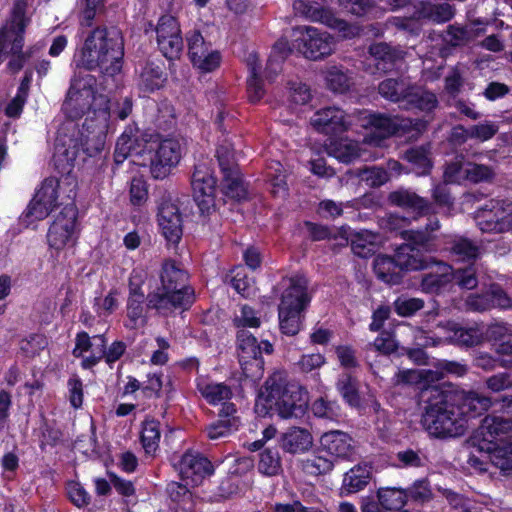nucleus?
Segmentation results:
<instances>
[{"label":"nucleus","mask_w":512,"mask_h":512,"mask_svg":"<svg viewBox=\"0 0 512 512\" xmlns=\"http://www.w3.org/2000/svg\"><path fill=\"white\" fill-rule=\"evenodd\" d=\"M337 390L343 399L353 407L360 405V395L358 392V381L348 373L340 375L336 383Z\"/></svg>","instance_id":"obj_46"},{"label":"nucleus","mask_w":512,"mask_h":512,"mask_svg":"<svg viewBox=\"0 0 512 512\" xmlns=\"http://www.w3.org/2000/svg\"><path fill=\"white\" fill-rule=\"evenodd\" d=\"M187 274L176 266L174 261H166L162 267L161 283L163 290L180 291L192 290L185 285Z\"/></svg>","instance_id":"obj_37"},{"label":"nucleus","mask_w":512,"mask_h":512,"mask_svg":"<svg viewBox=\"0 0 512 512\" xmlns=\"http://www.w3.org/2000/svg\"><path fill=\"white\" fill-rule=\"evenodd\" d=\"M312 412L320 418L334 419L339 415L340 407L336 402L327 401L324 398H318L312 404Z\"/></svg>","instance_id":"obj_63"},{"label":"nucleus","mask_w":512,"mask_h":512,"mask_svg":"<svg viewBox=\"0 0 512 512\" xmlns=\"http://www.w3.org/2000/svg\"><path fill=\"white\" fill-rule=\"evenodd\" d=\"M158 225L165 239L173 244L182 237V216L179 207L170 198L162 197L158 206Z\"/></svg>","instance_id":"obj_20"},{"label":"nucleus","mask_w":512,"mask_h":512,"mask_svg":"<svg viewBox=\"0 0 512 512\" xmlns=\"http://www.w3.org/2000/svg\"><path fill=\"white\" fill-rule=\"evenodd\" d=\"M359 176L371 187H379L389 180L388 172L385 169L376 166L361 170Z\"/></svg>","instance_id":"obj_62"},{"label":"nucleus","mask_w":512,"mask_h":512,"mask_svg":"<svg viewBox=\"0 0 512 512\" xmlns=\"http://www.w3.org/2000/svg\"><path fill=\"white\" fill-rule=\"evenodd\" d=\"M107 99L96 92V78L88 73H75L71 80L66 99L63 103V111L70 119H79L94 106L93 114L104 121L110 113L107 107Z\"/></svg>","instance_id":"obj_4"},{"label":"nucleus","mask_w":512,"mask_h":512,"mask_svg":"<svg viewBox=\"0 0 512 512\" xmlns=\"http://www.w3.org/2000/svg\"><path fill=\"white\" fill-rule=\"evenodd\" d=\"M378 92L388 101L403 102L407 108L429 111L437 105V98L434 93L424 90L403 77L383 80L378 85Z\"/></svg>","instance_id":"obj_6"},{"label":"nucleus","mask_w":512,"mask_h":512,"mask_svg":"<svg viewBox=\"0 0 512 512\" xmlns=\"http://www.w3.org/2000/svg\"><path fill=\"white\" fill-rule=\"evenodd\" d=\"M476 221L482 232L495 234L512 232V202L490 200L476 212Z\"/></svg>","instance_id":"obj_10"},{"label":"nucleus","mask_w":512,"mask_h":512,"mask_svg":"<svg viewBox=\"0 0 512 512\" xmlns=\"http://www.w3.org/2000/svg\"><path fill=\"white\" fill-rule=\"evenodd\" d=\"M159 426V422L155 420H146L143 423V428L141 432V442L147 454L154 453L159 446Z\"/></svg>","instance_id":"obj_50"},{"label":"nucleus","mask_w":512,"mask_h":512,"mask_svg":"<svg viewBox=\"0 0 512 512\" xmlns=\"http://www.w3.org/2000/svg\"><path fill=\"white\" fill-rule=\"evenodd\" d=\"M294 32L298 51L309 60H321L335 51V40L326 31L312 26H302L295 28Z\"/></svg>","instance_id":"obj_7"},{"label":"nucleus","mask_w":512,"mask_h":512,"mask_svg":"<svg viewBox=\"0 0 512 512\" xmlns=\"http://www.w3.org/2000/svg\"><path fill=\"white\" fill-rule=\"evenodd\" d=\"M313 446L312 434L304 428L292 427L282 435V448L291 454L309 451Z\"/></svg>","instance_id":"obj_30"},{"label":"nucleus","mask_w":512,"mask_h":512,"mask_svg":"<svg viewBox=\"0 0 512 512\" xmlns=\"http://www.w3.org/2000/svg\"><path fill=\"white\" fill-rule=\"evenodd\" d=\"M373 268L377 277L387 284L397 285L402 281L403 272L396 261V254L393 257L378 255L373 261Z\"/></svg>","instance_id":"obj_31"},{"label":"nucleus","mask_w":512,"mask_h":512,"mask_svg":"<svg viewBox=\"0 0 512 512\" xmlns=\"http://www.w3.org/2000/svg\"><path fill=\"white\" fill-rule=\"evenodd\" d=\"M302 469L310 475L326 474L333 469V462L319 455H312L302 460Z\"/></svg>","instance_id":"obj_56"},{"label":"nucleus","mask_w":512,"mask_h":512,"mask_svg":"<svg viewBox=\"0 0 512 512\" xmlns=\"http://www.w3.org/2000/svg\"><path fill=\"white\" fill-rule=\"evenodd\" d=\"M369 54L374 58L377 70L384 73L391 71L406 56L404 50L392 47L385 42L372 44L369 47Z\"/></svg>","instance_id":"obj_27"},{"label":"nucleus","mask_w":512,"mask_h":512,"mask_svg":"<svg viewBox=\"0 0 512 512\" xmlns=\"http://www.w3.org/2000/svg\"><path fill=\"white\" fill-rule=\"evenodd\" d=\"M158 140L159 134L155 130H124L116 142L115 162L120 164L129 155L141 154L150 143Z\"/></svg>","instance_id":"obj_15"},{"label":"nucleus","mask_w":512,"mask_h":512,"mask_svg":"<svg viewBox=\"0 0 512 512\" xmlns=\"http://www.w3.org/2000/svg\"><path fill=\"white\" fill-rule=\"evenodd\" d=\"M320 444L323 450L337 458L348 459L354 454L351 437L339 430L324 433Z\"/></svg>","instance_id":"obj_28"},{"label":"nucleus","mask_w":512,"mask_h":512,"mask_svg":"<svg viewBox=\"0 0 512 512\" xmlns=\"http://www.w3.org/2000/svg\"><path fill=\"white\" fill-rule=\"evenodd\" d=\"M106 133L103 130H81L79 151L92 157L103 150Z\"/></svg>","instance_id":"obj_42"},{"label":"nucleus","mask_w":512,"mask_h":512,"mask_svg":"<svg viewBox=\"0 0 512 512\" xmlns=\"http://www.w3.org/2000/svg\"><path fill=\"white\" fill-rule=\"evenodd\" d=\"M423 405L421 423L434 437H458L465 433L467 420L454 402V395L438 386H427L420 393Z\"/></svg>","instance_id":"obj_2"},{"label":"nucleus","mask_w":512,"mask_h":512,"mask_svg":"<svg viewBox=\"0 0 512 512\" xmlns=\"http://www.w3.org/2000/svg\"><path fill=\"white\" fill-rule=\"evenodd\" d=\"M238 360L242 370L241 382H248L251 387L256 388L255 360H256V337L254 332L248 329L237 332Z\"/></svg>","instance_id":"obj_19"},{"label":"nucleus","mask_w":512,"mask_h":512,"mask_svg":"<svg viewBox=\"0 0 512 512\" xmlns=\"http://www.w3.org/2000/svg\"><path fill=\"white\" fill-rule=\"evenodd\" d=\"M159 146L151 160L150 172L155 179L166 178L182 157L187 147V139L182 136L158 140Z\"/></svg>","instance_id":"obj_11"},{"label":"nucleus","mask_w":512,"mask_h":512,"mask_svg":"<svg viewBox=\"0 0 512 512\" xmlns=\"http://www.w3.org/2000/svg\"><path fill=\"white\" fill-rule=\"evenodd\" d=\"M449 249L459 260L475 259L479 255V247L471 240L464 237L453 239Z\"/></svg>","instance_id":"obj_53"},{"label":"nucleus","mask_w":512,"mask_h":512,"mask_svg":"<svg viewBox=\"0 0 512 512\" xmlns=\"http://www.w3.org/2000/svg\"><path fill=\"white\" fill-rule=\"evenodd\" d=\"M284 291L278 307L279 327L283 334L294 336L301 328L304 312L311 296L308 280L302 275H294L282 280Z\"/></svg>","instance_id":"obj_5"},{"label":"nucleus","mask_w":512,"mask_h":512,"mask_svg":"<svg viewBox=\"0 0 512 512\" xmlns=\"http://www.w3.org/2000/svg\"><path fill=\"white\" fill-rule=\"evenodd\" d=\"M224 282L230 284L243 297L249 298L254 295V276L249 277L247 267L237 266L233 268L225 276Z\"/></svg>","instance_id":"obj_38"},{"label":"nucleus","mask_w":512,"mask_h":512,"mask_svg":"<svg viewBox=\"0 0 512 512\" xmlns=\"http://www.w3.org/2000/svg\"><path fill=\"white\" fill-rule=\"evenodd\" d=\"M215 156L218 160L221 173H233V171L239 169L233 145L227 139H224L222 143L217 146Z\"/></svg>","instance_id":"obj_48"},{"label":"nucleus","mask_w":512,"mask_h":512,"mask_svg":"<svg viewBox=\"0 0 512 512\" xmlns=\"http://www.w3.org/2000/svg\"><path fill=\"white\" fill-rule=\"evenodd\" d=\"M475 452H472L467 460L470 467L479 470L487 471L488 464L491 462L501 470H512V457L507 455V450H491L480 449L479 440H472Z\"/></svg>","instance_id":"obj_23"},{"label":"nucleus","mask_w":512,"mask_h":512,"mask_svg":"<svg viewBox=\"0 0 512 512\" xmlns=\"http://www.w3.org/2000/svg\"><path fill=\"white\" fill-rule=\"evenodd\" d=\"M144 299V294H134L133 296L128 297L127 316L129 320L133 323L132 327H136L139 321H141L142 323L145 322V307L143 305Z\"/></svg>","instance_id":"obj_59"},{"label":"nucleus","mask_w":512,"mask_h":512,"mask_svg":"<svg viewBox=\"0 0 512 512\" xmlns=\"http://www.w3.org/2000/svg\"><path fill=\"white\" fill-rule=\"evenodd\" d=\"M480 32L473 26L450 25L447 27L444 41L451 46H463L478 37Z\"/></svg>","instance_id":"obj_43"},{"label":"nucleus","mask_w":512,"mask_h":512,"mask_svg":"<svg viewBox=\"0 0 512 512\" xmlns=\"http://www.w3.org/2000/svg\"><path fill=\"white\" fill-rule=\"evenodd\" d=\"M371 478V467L367 464L356 465L344 475L342 489L347 493H356L364 489Z\"/></svg>","instance_id":"obj_39"},{"label":"nucleus","mask_w":512,"mask_h":512,"mask_svg":"<svg viewBox=\"0 0 512 512\" xmlns=\"http://www.w3.org/2000/svg\"><path fill=\"white\" fill-rule=\"evenodd\" d=\"M175 468L179 470L183 479L202 478L213 472V466L206 457L191 451H187L181 456L175 464Z\"/></svg>","instance_id":"obj_25"},{"label":"nucleus","mask_w":512,"mask_h":512,"mask_svg":"<svg viewBox=\"0 0 512 512\" xmlns=\"http://www.w3.org/2000/svg\"><path fill=\"white\" fill-rule=\"evenodd\" d=\"M222 175L221 189L226 196L238 200L246 197L247 191L239 169Z\"/></svg>","instance_id":"obj_45"},{"label":"nucleus","mask_w":512,"mask_h":512,"mask_svg":"<svg viewBox=\"0 0 512 512\" xmlns=\"http://www.w3.org/2000/svg\"><path fill=\"white\" fill-rule=\"evenodd\" d=\"M188 55L194 67L202 72L215 70L221 62V55L213 50L199 31H193L187 36Z\"/></svg>","instance_id":"obj_16"},{"label":"nucleus","mask_w":512,"mask_h":512,"mask_svg":"<svg viewBox=\"0 0 512 512\" xmlns=\"http://www.w3.org/2000/svg\"><path fill=\"white\" fill-rule=\"evenodd\" d=\"M452 339L463 346H474L481 342V334L474 328L457 327L453 331Z\"/></svg>","instance_id":"obj_64"},{"label":"nucleus","mask_w":512,"mask_h":512,"mask_svg":"<svg viewBox=\"0 0 512 512\" xmlns=\"http://www.w3.org/2000/svg\"><path fill=\"white\" fill-rule=\"evenodd\" d=\"M396 261L401 267L402 272L418 271L427 269L433 260L426 253H423L419 247L412 244H403L396 250Z\"/></svg>","instance_id":"obj_26"},{"label":"nucleus","mask_w":512,"mask_h":512,"mask_svg":"<svg viewBox=\"0 0 512 512\" xmlns=\"http://www.w3.org/2000/svg\"><path fill=\"white\" fill-rule=\"evenodd\" d=\"M197 387L201 395L210 404H217L221 401L230 399L232 396L230 387L224 383L200 382Z\"/></svg>","instance_id":"obj_47"},{"label":"nucleus","mask_w":512,"mask_h":512,"mask_svg":"<svg viewBox=\"0 0 512 512\" xmlns=\"http://www.w3.org/2000/svg\"><path fill=\"white\" fill-rule=\"evenodd\" d=\"M59 186L60 182L57 178H46L42 182V185L36 192L35 196L38 197L39 201H43L48 205V207H52L54 209L57 206Z\"/></svg>","instance_id":"obj_55"},{"label":"nucleus","mask_w":512,"mask_h":512,"mask_svg":"<svg viewBox=\"0 0 512 512\" xmlns=\"http://www.w3.org/2000/svg\"><path fill=\"white\" fill-rule=\"evenodd\" d=\"M405 158L414 166L415 172L419 175L428 173L432 167L429 152L423 146L407 150Z\"/></svg>","instance_id":"obj_51"},{"label":"nucleus","mask_w":512,"mask_h":512,"mask_svg":"<svg viewBox=\"0 0 512 512\" xmlns=\"http://www.w3.org/2000/svg\"><path fill=\"white\" fill-rule=\"evenodd\" d=\"M124 38L116 26L98 25L87 31L78 65L88 71L100 69L114 77L122 70Z\"/></svg>","instance_id":"obj_1"},{"label":"nucleus","mask_w":512,"mask_h":512,"mask_svg":"<svg viewBox=\"0 0 512 512\" xmlns=\"http://www.w3.org/2000/svg\"><path fill=\"white\" fill-rule=\"evenodd\" d=\"M325 86L333 93L343 94L353 85L352 73L342 66H327L323 71Z\"/></svg>","instance_id":"obj_29"},{"label":"nucleus","mask_w":512,"mask_h":512,"mask_svg":"<svg viewBox=\"0 0 512 512\" xmlns=\"http://www.w3.org/2000/svg\"><path fill=\"white\" fill-rule=\"evenodd\" d=\"M52 210V207H48L47 204L39 201L38 197L34 196L23 214V220L29 225L34 221L46 218Z\"/></svg>","instance_id":"obj_58"},{"label":"nucleus","mask_w":512,"mask_h":512,"mask_svg":"<svg viewBox=\"0 0 512 512\" xmlns=\"http://www.w3.org/2000/svg\"><path fill=\"white\" fill-rule=\"evenodd\" d=\"M453 282L462 289L471 290L476 288L478 285V278L475 267L467 266L455 271L453 270Z\"/></svg>","instance_id":"obj_60"},{"label":"nucleus","mask_w":512,"mask_h":512,"mask_svg":"<svg viewBox=\"0 0 512 512\" xmlns=\"http://www.w3.org/2000/svg\"><path fill=\"white\" fill-rule=\"evenodd\" d=\"M238 426V417L218 419L216 422L206 427L207 436L211 440H218L229 436L233 431L238 429Z\"/></svg>","instance_id":"obj_52"},{"label":"nucleus","mask_w":512,"mask_h":512,"mask_svg":"<svg viewBox=\"0 0 512 512\" xmlns=\"http://www.w3.org/2000/svg\"><path fill=\"white\" fill-rule=\"evenodd\" d=\"M157 43L160 51L168 59L179 58L183 50V40L177 20L170 16H162L156 27Z\"/></svg>","instance_id":"obj_17"},{"label":"nucleus","mask_w":512,"mask_h":512,"mask_svg":"<svg viewBox=\"0 0 512 512\" xmlns=\"http://www.w3.org/2000/svg\"><path fill=\"white\" fill-rule=\"evenodd\" d=\"M287 389L275 410L283 419L303 417L308 408L307 391L296 383L291 384Z\"/></svg>","instance_id":"obj_22"},{"label":"nucleus","mask_w":512,"mask_h":512,"mask_svg":"<svg viewBox=\"0 0 512 512\" xmlns=\"http://www.w3.org/2000/svg\"><path fill=\"white\" fill-rule=\"evenodd\" d=\"M418 19H427L434 23H444L451 20L455 15V9L448 3L433 4L421 2L416 10Z\"/></svg>","instance_id":"obj_36"},{"label":"nucleus","mask_w":512,"mask_h":512,"mask_svg":"<svg viewBox=\"0 0 512 512\" xmlns=\"http://www.w3.org/2000/svg\"><path fill=\"white\" fill-rule=\"evenodd\" d=\"M280 468V456L277 448H264L260 453L258 471L265 475L273 476L279 472Z\"/></svg>","instance_id":"obj_49"},{"label":"nucleus","mask_w":512,"mask_h":512,"mask_svg":"<svg viewBox=\"0 0 512 512\" xmlns=\"http://www.w3.org/2000/svg\"><path fill=\"white\" fill-rule=\"evenodd\" d=\"M424 307V301L420 298L400 297L394 302L396 313L403 317H410Z\"/></svg>","instance_id":"obj_61"},{"label":"nucleus","mask_w":512,"mask_h":512,"mask_svg":"<svg viewBox=\"0 0 512 512\" xmlns=\"http://www.w3.org/2000/svg\"><path fill=\"white\" fill-rule=\"evenodd\" d=\"M294 12L311 21L321 22L326 26L338 30L344 38H353L360 34V28L350 25L337 18L331 10L321 7L318 3L309 0H296L293 3Z\"/></svg>","instance_id":"obj_12"},{"label":"nucleus","mask_w":512,"mask_h":512,"mask_svg":"<svg viewBox=\"0 0 512 512\" xmlns=\"http://www.w3.org/2000/svg\"><path fill=\"white\" fill-rule=\"evenodd\" d=\"M443 177L446 183H460L466 180V164H464L463 156H456L446 164Z\"/></svg>","instance_id":"obj_57"},{"label":"nucleus","mask_w":512,"mask_h":512,"mask_svg":"<svg viewBox=\"0 0 512 512\" xmlns=\"http://www.w3.org/2000/svg\"><path fill=\"white\" fill-rule=\"evenodd\" d=\"M512 432V418L497 415H487L481 422L475 440H479L480 449L503 450L497 444L503 442Z\"/></svg>","instance_id":"obj_13"},{"label":"nucleus","mask_w":512,"mask_h":512,"mask_svg":"<svg viewBox=\"0 0 512 512\" xmlns=\"http://www.w3.org/2000/svg\"><path fill=\"white\" fill-rule=\"evenodd\" d=\"M376 494L385 511L400 510L406 504L408 497L406 491L394 487L379 488Z\"/></svg>","instance_id":"obj_44"},{"label":"nucleus","mask_w":512,"mask_h":512,"mask_svg":"<svg viewBox=\"0 0 512 512\" xmlns=\"http://www.w3.org/2000/svg\"><path fill=\"white\" fill-rule=\"evenodd\" d=\"M349 239L355 255L367 258L375 253L378 239L376 234L369 231L354 232L350 234Z\"/></svg>","instance_id":"obj_41"},{"label":"nucleus","mask_w":512,"mask_h":512,"mask_svg":"<svg viewBox=\"0 0 512 512\" xmlns=\"http://www.w3.org/2000/svg\"><path fill=\"white\" fill-rule=\"evenodd\" d=\"M81 130H58L54 143L53 158L58 167L66 169L73 166L79 153Z\"/></svg>","instance_id":"obj_21"},{"label":"nucleus","mask_w":512,"mask_h":512,"mask_svg":"<svg viewBox=\"0 0 512 512\" xmlns=\"http://www.w3.org/2000/svg\"><path fill=\"white\" fill-rule=\"evenodd\" d=\"M406 244H412L419 247L423 253H428L434 250L433 241L435 236L428 231L424 230H407L403 233Z\"/></svg>","instance_id":"obj_54"},{"label":"nucleus","mask_w":512,"mask_h":512,"mask_svg":"<svg viewBox=\"0 0 512 512\" xmlns=\"http://www.w3.org/2000/svg\"><path fill=\"white\" fill-rule=\"evenodd\" d=\"M194 301L193 290L167 291L158 289L147 297V308L155 309L159 314L168 315L174 309H187Z\"/></svg>","instance_id":"obj_18"},{"label":"nucleus","mask_w":512,"mask_h":512,"mask_svg":"<svg viewBox=\"0 0 512 512\" xmlns=\"http://www.w3.org/2000/svg\"><path fill=\"white\" fill-rule=\"evenodd\" d=\"M286 377L285 372L276 371L270 375L258 391V400L264 410V414H268L273 408L276 409L281 401L282 394L291 386Z\"/></svg>","instance_id":"obj_24"},{"label":"nucleus","mask_w":512,"mask_h":512,"mask_svg":"<svg viewBox=\"0 0 512 512\" xmlns=\"http://www.w3.org/2000/svg\"><path fill=\"white\" fill-rule=\"evenodd\" d=\"M165 76L162 68L152 62H147L139 74L138 86L143 92H153L162 87Z\"/></svg>","instance_id":"obj_40"},{"label":"nucleus","mask_w":512,"mask_h":512,"mask_svg":"<svg viewBox=\"0 0 512 512\" xmlns=\"http://www.w3.org/2000/svg\"><path fill=\"white\" fill-rule=\"evenodd\" d=\"M491 404L492 402L489 397L470 391L462 395L461 401L457 406L467 420L468 418L480 416L490 408Z\"/></svg>","instance_id":"obj_35"},{"label":"nucleus","mask_w":512,"mask_h":512,"mask_svg":"<svg viewBox=\"0 0 512 512\" xmlns=\"http://www.w3.org/2000/svg\"><path fill=\"white\" fill-rule=\"evenodd\" d=\"M453 282V269L444 264H439L436 273L425 274L421 280V288L426 293L438 294L445 290Z\"/></svg>","instance_id":"obj_34"},{"label":"nucleus","mask_w":512,"mask_h":512,"mask_svg":"<svg viewBox=\"0 0 512 512\" xmlns=\"http://www.w3.org/2000/svg\"><path fill=\"white\" fill-rule=\"evenodd\" d=\"M388 200L393 205L412 210L420 215L427 214L431 208V204L428 200L406 189L391 192L388 196Z\"/></svg>","instance_id":"obj_32"},{"label":"nucleus","mask_w":512,"mask_h":512,"mask_svg":"<svg viewBox=\"0 0 512 512\" xmlns=\"http://www.w3.org/2000/svg\"><path fill=\"white\" fill-rule=\"evenodd\" d=\"M77 215L76 206L68 204L55 217L47 233V241L51 248L60 250L68 243L73 242Z\"/></svg>","instance_id":"obj_14"},{"label":"nucleus","mask_w":512,"mask_h":512,"mask_svg":"<svg viewBox=\"0 0 512 512\" xmlns=\"http://www.w3.org/2000/svg\"><path fill=\"white\" fill-rule=\"evenodd\" d=\"M191 187L194 200L202 216H210L216 212V180L207 161H199L194 165L191 176Z\"/></svg>","instance_id":"obj_9"},{"label":"nucleus","mask_w":512,"mask_h":512,"mask_svg":"<svg viewBox=\"0 0 512 512\" xmlns=\"http://www.w3.org/2000/svg\"><path fill=\"white\" fill-rule=\"evenodd\" d=\"M326 151L341 162L349 163L359 157L358 143L348 138L331 136L325 142Z\"/></svg>","instance_id":"obj_33"},{"label":"nucleus","mask_w":512,"mask_h":512,"mask_svg":"<svg viewBox=\"0 0 512 512\" xmlns=\"http://www.w3.org/2000/svg\"><path fill=\"white\" fill-rule=\"evenodd\" d=\"M26 10L27 0H15L11 20L0 30V58L22 51L25 29L29 23Z\"/></svg>","instance_id":"obj_8"},{"label":"nucleus","mask_w":512,"mask_h":512,"mask_svg":"<svg viewBox=\"0 0 512 512\" xmlns=\"http://www.w3.org/2000/svg\"><path fill=\"white\" fill-rule=\"evenodd\" d=\"M311 124L315 128H408L406 124L399 123L396 117L384 113L369 110L346 113L338 106L320 108L311 117Z\"/></svg>","instance_id":"obj_3"}]
</instances>
